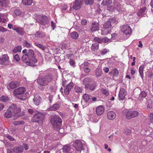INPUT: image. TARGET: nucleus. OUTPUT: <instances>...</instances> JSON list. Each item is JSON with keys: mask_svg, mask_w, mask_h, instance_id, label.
Listing matches in <instances>:
<instances>
[{"mask_svg": "<svg viewBox=\"0 0 153 153\" xmlns=\"http://www.w3.org/2000/svg\"><path fill=\"white\" fill-rule=\"evenodd\" d=\"M22 52L24 54L22 58L23 62L28 65L34 66V64L37 62L34 51L32 49H29L27 52V50L25 49Z\"/></svg>", "mask_w": 153, "mask_h": 153, "instance_id": "f257e3e1", "label": "nucleus"}, {"mask_svg": "<svg viewBox=\"0 0 153 153\" xmlns=\"http://www.w3.org/2000/svg\"><path fill=\"white\" fill-rule=\"evenodd\" d=\"M1 31L2 32H6L8 31V30L7 29H5L3 27H1L0 28Z\"/></svg>", "mask_w": 153, "mask_h": 153, "instance_id": "338daca9", "label": "nucleus"}, {"mask_svg": "<svg viewBox=\"0 0 153 153\" xmlns=\"http://www.w3.org/2000/svg\"><path fill=\"white\" fill-rule=\"evenodd\" d=\"M0 100L3 102H6L8 101L9 98L6 96H2L0 97Z\"/></svg>", "mask_w": 153, "mask_h": 153, "instance_id": "58836bf2", "label": "nucleus"}, {"mask_svg": "<svg viewBox=\"0 0 153 153\" xmlns=\"http://www.w3.org/2000/svg\"><path fill=\"white\" fill-rule=\"evenodd\" d=\"M35 44L36 46L41 49L42 50H44L45 49V47L41 44H39L37 42H35Z\"/></svg>", "mask_w": 153, "mask_h": 153, "instance_id": "37998d69", "label": "nucleus"}, {"mask_svg": "<svg viewBox=\"0 0 153 153\" xmlns=\"http://www.w3.org/2000/svg\"><path fill=\"white\" fill-rule=\"evenodd\" d=\"M146 10V8L145 7H143L141 8L138 11V13H137L139 16H142Z\"/></svg>", "mask_w": 153, "mask_h": 153, "instance_id": "473e14b6", "label": "nucleus"}, {"mask_svg": "<svg viewBox=\"0 0 153 153\" xmlns=\"http://www.w3.org/2000/svg\"><path fill=\"white\" fill-rule=\"evenodd\" d=\"M126 93V92L124 88H121L120 90L119 94V99L121 100H124Z\"/></svg>", "mask_w": 153, "mask_h": 153, "instance_id": "4468645a", "label": "nucleus"}, {"mask_svg": "<svg viewBox=\"0 0 153 153\" xmlns=\"http://www.w3.org/2000/svg\"><path fill=\"white\" fill-rule=\"evenodd\" d=\"M5 14H1V16H0V23H4L7 22L6 18L5 17Z\"/></svg>", "mask_w": 153, "mask_h": 153, "instance_id": "bb28decb", "label": "nucleus"}, {"mask_svg": "<svg viewBox=\"0 0 153 153\" xmlns=\"http://www.w3.org/2000/svg\"><path fill=\"white\" fill-rule=\"evenodd\" d=\"M50 122L53 128L55 130L59 129L62 126V120L57 115L52 116L50 119Z\"/></svg>", "mask_w": 153, "mask_h": 153, "instance_id": "7ed1b4c3", "label": "nucleus"}, {"mask_svg": "<svg viewBox=\"0 0 153 153\" xmlns=\"http://www.w3.org/2000/svg\"><path fill=\"white\" fill-rule=\"evenodd\" d=\"M104 108L102 105H100L97 107L96 109V112L98 115H100L103 113Z\"/></svg>", "mask_w": 153, "mask_h": 153, "instance_id": "6ab92c4d", "label": "nucleus"}, {"mask_svg": "<svg viewBox=\"0 0 153 153\" xmlns=\"http://www.w3.org/2000/svg\"><path fill=\"white\" fill-rule=\"evenodd\" d=\"M34 35L36 36L39 37L40 38L44 36L43 34L39 31L37 32L36 33L34 34Z\"/></svg>", "mask_w": 153, "mask_h": 153, "instance_id": "09e8293b", "label": "nucleus"}, {"mask_svg": "<svg viewBox=\"0 0 153 153\" xmlns=\"http://www.w3.org/2000/svg\"><path fill=\"white\" fill-rule=\"evenodd\" d=\"M38 19L39 22L42 25H45L48 22V18L45 16H39Z\"/></svg>", "mask_w": 153, "mask_h": 153, "instance_id": "f8f14e48", "label": "nucleus"}, {"mask_svg": "<svg viewBox=\"0 0 153 153\" xmlns=\"http://www.w3.org/2000/svg\"><path fill=\"white\" fill-rule=\"evenodd\" d=\"M92 81V80L91 78H86L83 80V84L85 85V86L87 84H89Z\"/></svg>", "mask_w": 153, "mask_h": 153, "instance_id": "2f4dec72", "label": "nucleus"}, {"mask_svg": "<svg viewBox=\"0 0 153 153\" xmlns=\"http://www.w3.org/2000/svg\"><path fill=\"white\" fill-rule=\"evenodd\" d=\"M69 63L70 65L74 67L75 66V61L74 60L71 59L69 61Z\"/></svg>", "mask_w": 153, "mask_h": 153, "instance_id": "bf43d9fd", "label": "nucleus"}, {"mask_svg": "<svg viewBox=\"0 0 153 153\" xmlns=\"http://www.w3.org/2000/svg\"><path fill=\"white\" fill-rule=\"evenodd\" d=\"M22 49L21 46H18L16 47L13 49V52L16 53L17 52H19L21 51Z\"/></svg>", "mask_w": 153, "mask_h": 153, "instance_id": "a19ab883", "label": "nucleus"}, {"mask_svg": "<svg viewBox=\"0 0 153 153\" xmlns=\"http://www.w3.org/2000/svg\"><path fill=\"white\" fill-rule=\"evenodd\" d=\"M143 67L142 65H141L139 68V72L140 75L142 79H143Z\"/></svg>", "mask_w": 153, "mask_h": 153, "instance_id": "e433bc0d", "label": "nucleus"}, {"mask_svg": "<svg viewBox=\"0 0 153 153\" xmlns=\"http://www.w3.org/2000/svg\"><path fill=\"white\" fill-rule=\"evenodd\" d=\"M101 91L102 93L103 94L106 96L108 95L109 94V92L106 89L102 88L101 89Z\"/></svg>", "mask_w": 153, "mask_h": 153, "instance_id": "49530a36", "label": "nucleus"}, {"mask_svg": "<svg viewBox=\"0 0 153 153\" xmlns=\"http://www.w3.org/2000/svg\"><path fill=\"white\" fill-rule=\"evenodd\" d=\"M25 90V88L24 87H20L15 89L13 91V93L14 95L19 99L25 100L27 98L26 94H24Z\"/></svg>", "mask_w": 153, "mask_h": 153, "instance_id": "20e7f679", "label": "nucleus"}, {"mask_svg": "<svg viewBox=\"0 0 153 153\" xmlns=\"http://www.w3.org/2000/svg\"><path fill=\"white\" fill-rule=\"evenodd\" d=\"M99 24L98 22H94L91 23V27L90 31L91 32H93L99 29Z\"/></svg>", "mask_w": 153, "mask_h": 153, "instance_id": "2eb2a0df", "label": "nucleus"}, {"mask_svg": "<svg viewBox=\"0 0 153 153\" xmlns=\"http://www.w3.org/2000/svg\"><path fill=\"white\" fill-rule=\"evenodd\" d=\"M71 37L73 39H76L79 37L78 34L75 31L71 32L70 34Z\"/></svg>", "mask_w": 153, "mask_h": 153, "instance_id": "c85d7f7f", "label": "nucleus"}, {"mask_svg": "<svg viewBox=\"0 0 153 153\" xmlns=\"http://www.w3.org/2000/svg\"><path fill=\"white\" fill-rule=\"evenodd\" d=\"M99 44L98 43H95L93 44L91 47V49L94 51L95 52L99 49Z\"/></svg>", "mask_w": 153, "mask_h": 153, "instance_id": "a878e982", "label": "nucleus"}, {"mask_svg": "<svg viewBox=\"0 0 153 153\" xmlns=\"http://www.w3.org/2000/svg\"><path fill=\"white\" fill-rule=\"evenodd\" d=\"M14 59H15L16 61L19 62L20 60V58L18 54H16L14 56Z\"/></svg>", "mask_w": 153, "mask_h": 153, "instance_id": "13d9d810", "label": "nucleus"}, {"mask_svg": "<svg viewBox=\"0 0 153 153\" xmlns=\"http://www.w3.org/2000/svg\"><path fill=\"white\" fill-rule=\"evenodd\" d=\"M139 114V112L137 111H131L127 112L125 115L127 119H130L137 117Z\"/></svg>", "mask_w": 153, "mask_h": 153, "instance_id": "0eeeda50", "label": "nucleus"}, {"mask_svg": "<svg viewBox=\"0 0 153 153\" xmlns=\"http://www.w3.org/2000/svg\"><path fill=\"white\" fill-rule=\"evenodd\" d=\"M12 112L14 113L17 114L20 112L21 110V109L17 107L16 105L12 104L8 108Z\"/></svg>", "mask_w": 153, "mask_h": 153, "instance_id": "9b49d317", "label": "nucleus"}, {"mask_svg": "<svg viewBox=\"0 0 153 153\" xmlns=\"http://www.w3.org/2000/svg\"><path fill=\"white\" fill-rule=\"evenodd\" d=\"M74 91L77 93H80L82 92V89L81 88L78 86H76L74 88Z\"/></svg>", "mask_w": 153, "mask_h": 153, "instance_id": "ea45409f", "label": "nucleus"}, {"mask_svg": "<svg viewBox=\"0 0 153 153\" xmlns=\"http://www.w3.org/2000/svg\"><path fill=\"white\" fill-rule=\"evenodd\" d=\"M52 78L50 75L42 77H38L36 79L38 86L41 90L44 89V86L48 85L51 82Z\"/></svg>", "mask_w": 153, "mask_h": 153, "instance_id": "f03ea898", "label": "nucleus"}, {"mask_svg": "<svg viewBox=\"0 0 153 153\" xmlns=\"http://www.w3.org/2000/svg\"><path fill=\"white\" fill-rule=\"evenodd\" d=\"M13 123L15 125H18L21 124H23L25 122L23 121H13Z\"/></svg>", "mask_w": 153, "mask_h": 153, "instance_id": "79ce46f5", "label": "nucleus"}, {"mask_svg": "<svg viewBox=\"0 0 153 153\" xmlns=\"http://www.w3.org/2000/svg\"><path fill=\"white\" fill-rule=\"evenodd\" d=\"M122 32L126 35L130 34L131 33V29L128 25H124L121 27Z\"/></svg>", "mask_w": 153, "mask_h": 153, "instance_id": "6e6552de", "label": "nucleus"}, {"mask_svg": "<svg viewBox=\"0 0 153 153\" xmlns=\"http://www.w3.org/2000/svg\"><path fill=\"white\" fill-rule=\"evenodd\" d=\"M81 24L83 25H85L87 24V21L85 19H83L81 21Z\"/></svg>", "mask_w": 153, "mask_h": 153, "instance_id": "680f3d73", "label": "nucleus"}, {"mask_svg": "<svg viewBox=\"0 0 153 153\" xmlns=\"http://www.w3.org/2000/svg\"><path fill=\"white\" fill-rule=\"evenodd\" d=\"M51 26L53 30L54 29L56 26L55 23L53 21L51 22Z\"/></svg>", "mask_w": 153, "mask_h": 153, "instance_id": "69168bd1", "label": "nucleus"}, {"mask_svg": "<svg viewBox=\"0 0 153 153\" xmlns=\"http://www.w3.org/2000/svg\"><path fill=\"white\" fill-rule=\"evenodd\" d=\"M76 149V151L79 152V153H81V151L84 149L83 147V144L81 141L79 140H76L75 141L74 144Z\"/></svg>", "mask_w": 153, "mask_h": 153, "instance_id": "9d476101", "label": "nucleus"}, {"mask_svg": "<svg viewBox=\"0 0 153 153\" xmlns=\"http://www.w3.org/2000/svg\"><path fill=\"white\" fill-rule=\"evenodd\" d=\"M85 3L86 5H92L94 3V0H84Z\"/></svg>", "mask_w": 153, "mask_h": 153, "instance_id": "a18cd8bd", "label": "nucleus"}, {"mask_svg": "<svg viewBox=\"0 0 153 153\" xmlns=\"http://www.w3.org/2000/svg\"><path fill=\"white\" fill-rule=\"evenodd\" d=\"M103 27L105 28H108L111 27V21L108 20L103 24Z\"/></svg>", "mask_w": 153, "mask_h": 153, "instance_id": "c756f323", "label": "nucleus"}, {"mask_svg": "<svg viewBox=\"0 0 153 153\" xmlns=\"http://www.w3.org/2000/svg\"><path fill=\"white\" fill-rule=\"evenodd\" d=\"M95 73L96 77H100L101 76L102 73V70L99 68H97L95 70Z\"/></svg>", "mask_w": 153, "mask_h": 153, "instance_id": "7c9ffc66", "label": "nucleus"}, {"mask_svg": "<svg viewBox=\"0 0 153 153\" xmlns=\"http://www.w3.org/2000/svg\"><path fill=\"white\" fill-rule=\"evenodd\" d=\"M96 87V84L94 83L93 84H87L85 86V88L87 89H89L92 91L94 90Z\"/></svg>", "mask_w": 153, "mask_h": 153, "instance_id": "5701e85b", "label": "nucleus"}, {"mask_svg": "<svg viewBox=\"0 0 153 153\" xmlns=\"http://www.w3.org/2000/svg\"><path fill=\"white\" fill-rule=\"evenodd\" d=\"M12 111L8 109L4 114V116L7 118H10L12 116Z\"/></svg>", "mask_w": 153, "mask_h": 153, "instance_id": "cd10ccee", "label": "nucleus"}, {"mask_svg": "<svg viewBox=\"0 0 153 153\" xmlns=\"http://www.w3.org/2000/svg\"><path fill=\"white\" fill-rule=\"evenodd\" d=\"M94 40L95 41L97 42L98 43H102V39L99 38V37H95Z\"/></svg>", "mask_w": 153, "mask_h": 153, "instance_id": "603ef678", "label": "nucleus"}, {"mask_svg": "<svg viewBox=\"0 0 153 153\" xmlns=\"http://www.w3.org/2000/svg\"><path fill=\"white\" fill-rule=\"evenodd\" d=\"M14 12L16 16H19L22 14V11L19 9H16L14 10Z\"/></svg>", "mask_w": 153, "mask_h": 153, "instance_id": "8fccbe9b", "label": "nucleus"}, {"mask_svg": "<svg viewBox=\"0 0 153 153\" xmlns=\"http://www.w3.org/2000/svg\"><path fill=\"white\" fill-rule=\"evenodd\" d=\"M10 62L9 58L7 54H4L0 56V65H6L8 64Z\"/></svg>", "mask_w": 153, "mask_h": 153, "instance_id": "423d86ee", "label": "nucleus"}, {"mask_svg": "<svg viewBox=\"0 0 153 153\" xmlns=\"http://www.w3.org/2000/svg\"><path fill=\"white\" fill-rule=\"evenodd\" d=\"M7 137L8 139L10 140L11 141H13L14 140V139L9 135H7Z\"/></svg>", "mask_w": 153, "mask_h": 153, "instance_id": "774afa93", "label": "nucleus"}, {"mask_svg": "<svg viewBox=\"0 0 153 153\" xmlns=\"http://www.w3.org/2000/svg\"><path fill=\"white\" fill-rule=\"evenodd\" d=\"M13 152L16 153H21L23 150V147L20 145L18 146H15L12 149Z\"/></svg>", "mask_w": 153, "mask_h": 153, "instance_id": "a211bd4d", "label": "nucleus"}, {"mask_svg": "<svg viewBox=\"0 0 153 153\" xmlns=\"http://www.w3.org/2000/svg\"><path fill=\"white\" fill-rule=\"evenodd\" d=\"M112 2V0H103L101 5L103 6H107L111 4Z\"/></svg>", "mask_w": 153, "mask_h": 153, "instance_id": "72a5a7b5", "label": "nucleus"}, {"mask_svg": "<svg viewBox=\"0 0 153 153\" xmlns=\"http://www.w3.org/2000/svg\"><path fill=\"white\" fill-rule=\"evenodd\" d=\"M84 0H75L73 4V7L75 10H78L81 7Z\"/></svg>", "mask_w": 153, "mask_h": 153, "instance_id": "1a4fd4ad", "label": "nucleus"}, {"mask_svg": "<svg viewBox=\"0 0 153 153\" xmlns=\"http://www.w3.org/2000/svg\"><path fill=\"white\" fill-rule=\"evenodd\" d=\"M110 41L109 39L107 37H104L102 39V43H105Z\"/></svg>", "mask_w": 153, "mask_h": 153, "instance_id": "6e6d98bb", "label": "nucleus"}, {"mask_svg": "<svg viewBox=\"0 0 153 153\" xmlns=\"http://www.w3.org/2000/svg\"><path fill=\"white\" fill-rule=\"evenodd\" d=\"M109 74L113 77L117 76L118 75L119 71L117 68H114L109 72Z\"/></svg>", "mask_w": 153, "mask_h": 153, "instance_id": "412c9836", "label": "nucleus"}, {"mask_svg": "<svg viewBox=\"0 0 153 153\" xmlns=\"http://www.w3.org/2000/svg\"><path fill=\"white\" fill-rule=\"evenodd\" d=\"M33 100L34 104L37 105H38L41 101V98L38 95H36L34 96Z\"/></svg>", "mask_w": 153, "mask_h": 153, "instance_id": "aec40b11", "label": "nucleus"}, {"mask_svg": "<svg viewBox=\"0 0 153 153\" xmlns=\"http://www.w3.org/2000/svg\"><path fill=\"white\" fill-rule=\"evenodd\" d=\"M152 101L151 100H149L148 103H149L147 106V107L149 108H151L152 107Z\"/></svg>", "mask_w": 153, "mask_h": 153, "instance_id": "4d7b16f0", "label": "nucleus"}, {"mask_svg": "<svg viewBox=\"0 0 153 153\" xmlns=\"http://www.w3.org/2000/svg\"><path fill=\"white\" fill-rule=\"evenodd\" d=\"M70 81H68V80L63 81L62 82V85L63 86L66 85L70 83Z\"/></svg>", "mask_w": 153, "mask_h": 153, "instance_id": "e2e57ef3", "label": "nucleus"}, {"mask_svg": "<svg viewBox=\"0 0 153 153\" xmlns=\"http://www.w3.org/2000/svg\"><path fill=\"white\" fill-rule=\"evenodd\" d=\"M147 94L145 91H142L139 95V99L143 100V98H145L147 96Z\"/></svg>", "mask_w": 153, "mask_h": 153, "instance_id": "4c0bfd02", "label": "nucleus"}, {"mask_svg": "<svg viewBox=\"0 0 153 153\" xmlns=\"http://www.w3.org/2000/svg\"><path fill=\"white\" fill-rule=\"evenodd\" d=\"M6 0H0V7H2L3 9L4 8V7H6V4L4 2ZM1 8L0 7V9Z\"/></svg>", "mask_w": 153, "mask_h": 153, "instance_id": "c03bdc74", "label": "nucleus"}, {"mask_svg": "<svg viewBox=\"0 0 153 153\" xmlns=\"http://www.w3.org/2000/svg\"><path fill=\"white\" fill-rule=\"evenodd\" d=\"M89 64L87 62H85L82 64L80 66L81 68L85 67H87L89 65Z\"/></svg>", "mask_w": 153, "mask_h": 153, "instance_id": "5fc2aeb1", "label": "nucleus"}, {"mask_svg": "<svg viewBox=\"0 0 153 153\" xmlns=\"http://www.w3.org/2000/svg\"><path fill=\"white\" fill-rule=\"evenodd\" d=\"M45 115L41 112H37L34 114L32 118V120L34 122L38 123L39 125H42L44 120Z\"/></svg>", "mask_w": 153, "mask_h": 153, "instance_id": "39448f33", "label": "nucleus"}, {"mask_svg": "<svg viewBox=\"0 0 153 153\" xmlns=\"http://www.w3.org/2000/svg\"><path fill=\"white\" fill-rule=\"evenodd\" d=\"M70 146L68 145L64 146L62 149L63 152L64 153H68L70 151Z\"/></svg>", "mask_w": 153, "mask_h": 153, "instance_id": "f704fd0d", "label": "nucleus"}, {"mask_svg": "<svg viewBox=\"0 0 153 153\" xmlns=\"http://www.w3.org/2000/svg\"><path fill=\"white\" fill-rule=\"evenodd\" d=\"M73 87V83L70 82V83L66 85L64 89V93L66 95H68L69 94V92L71 89Z\"/></svg>", "mask_w": 153, "mask_h": 153, "instance_id": "ddd939ff", "label": "nucleus"}, {"mask_svg": "<svg viewBox=\"0 0 153 153\" xmlns=\"http://www.w3.org/2000/svg\"><path fill=\"white\" fill-rule=\"evenodd\" d=\"M22 2L24 4L29 6L33 2V0H22Z\"/></svg>", "mask_w": 153, "mask_h": 153, "instance_id": "c9c22d12", "label": "nucleus"}, {"mask_svg": "<svg viewBox=\"0 0 153 153\" xmlns=\"http://www.w3.org/2000/svg\"><path fill=\"white\" fill-rule=\"evenodd\" d=\"M38 111L36 110H33L32 109H28V112L30 114H33L34 115Z\"/></svg>", "mask_w": 153, "mask_h": 153, "instance_id": "864d4df0", "label": "nucleus"}, {"mask_svg": "<svg viewBox=\"0 0 153 153\" xmlns=\"http://www.w3.org/2000/svg\"><path fill=\"white\" fill-rule=\"evenodd\" d=\"M82 68L83 70L85 73H88L91 71V69L87 67H84Z\"/></svg>", "mask_w": 153, "mask_h": 153, "instance_id": "3c124183", "label": "nucleus"}, {"mask_svg": "<svg viewBox=\"0 0 153 153\" xmlns=\"http://www.w3.org/2000/svg\"><path fill=\"white\" fill-rule=\"evenodd\" d=\"M59 107V105L58 104H55L53 105L48 110L49 111H55Z\"/></svg>", "mask_w": 153, "mask_h": 153, "instance_id": "393cba45", "label": "nucleus"}, {"mask_svg": "<svg viewBox=\"0 0 153 153\" xmlns=\"http://www.w3.org/2000/svg\"><path fill=\"white\" fill-rule=\"evenodd\" d=\"M83 99L85 102H86L89 101V102H91V97H92L91 96H90L87 94H84L83 95Z\"/></svg>", "mask_w": 153, "mask_h": 153, "instance_id": "b1692460", "label": "nucleus"}, {"mask_svg": "<svg viewBox=\"0 0 153 153\" xmlns=\"http://www.w3.org/2000/svg\"><path fill=\"white\" fill-rule=\"evenodd\" d=\"M107 117L110 120H113L115 118V114L114 111H109L107 113Z\"/></svg>", "mask_w": 153, "mask_h": 153, "instance_id": "4be33fe9", "label": "nucleus"}, {"mask_svg": "<svg viewBox=\"0 0 153 153\" xmlns=\"http://www.w3.org/2000/svg\"><path fill=\"white\" fill-rule=\"evenodd\" d=\"M108 51L107 49H104L101 51V54L102 55H104L108 52Z\"/></svg>", "mask_w": 153, "mask_h": 153, "instance_id": "052dcab7", "label": "nucleus"}, {"mask_svg": "<svg viewBox=\"0 0 153 153\" xmlns=\"http://www.w3.org/2000/svg\"><path fill=\"white\" fill-rule=\"evenodd\" d=\"M23 45L27 48H30L31 46V44L26 40L24 41Z\"/></svg>", "mask_w": 153, "mask_h": 153, "instance_id": "de8ad7c7", "label": "nucleus"}, {"mask_svg": "<svg viewBox=\"0 0 153 153\" xmlns=\"http://www.w3.org/2000/svg\"><path fill=\"white\" fill-rule=\"evenodd\" d=\"M19 82L16 81L11 82L9 85V87H8L9 89V88L10 89H13L19 86Z\"/></svg>", "mask_w": 153, "mask_h": 153, "instance_id": "f3484780", "label": "nucleus"}, {"mask_svg": "<svg viewBox=\"0 0 153 153\" xmlns=\"http://www.w3.org/2000/svg\"><path fill=\"white\" fill-rule=\"evenodd\" d=\"M13 30L16 31L17 34L19 36H23L25 33V32L24 31L23 28L21 27H18L16 28H14Z\"/></svg>", "mask_w": 153, "mask_h": 153, "instance_id": "dca6fc26", "label": "nucleus"}, {"mask_svg": "<svg viewBox=\"0 0 153 153\" xmlns=\"http://www.w3.org/2000/svg\"><path fill=\"white\" fill-rule=\"evenodd\" d=\"M125 133L127 135H129L131 133V131L130 130L128 129H126L125 130Z\"/></svg>", "mask_w": 153, "mask_h": 153, "instance_id": "0e129e2a", "label": "nucleus"}]
</instances>
